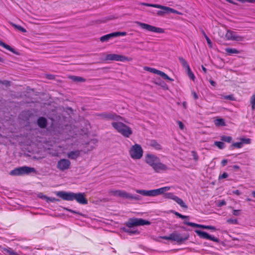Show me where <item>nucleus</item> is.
I'll return each instance as SVG.
<instances>
[{
	"instance_id": "1",
	"label": "nucleus",
	"mask_w": 255,
	"mask_h": 255,
	"mask_svg": "<svg viewBox=\"0 0 255 255\" xmlns=\"http://www.w3.org/2000/svg\"><path fill=\"white\" fill-rule=\"evenodd\" d=\"M145 161L157 173L165 171L169 169L166 164L160 162L158 157L153 154H146L145 156Z\"/></svg>"
},
{
	"instance_id": "2",
	"label": "nucleus",
	"mask_w": 255,
	"mask_h": 255,
	"mask_svg": "<svg viewBox=\"0 0 255 255\" xmlns=\"http://www.w3.org/2000/svg\"><path fill=\"white\" fill-rule=\"evenodd\" d=\"M56 195L63 200L66 201L76 200L78 203L82 205H86L88 204V200L85 198L84 193H73L71 192H67L65 191H58Z\"/></svg>"
},
{
	"instance_id": "3",
	"label": "nucleus",
	"mask_w": 255,
	"mask_h": 255,
	"mask_svg": "<svg viewBox=\"0 0 255 255\" xmlns=\"http://www.w3.org/2000/svg\"><path fill=\"white\" fill-rule=\"evenodd\" d=\"M151 223L141 218H130L128 221L126 223L127 228H124L123 230L125 232L128 233L130 235H138L139 232L134 228V226L149 225Z\"/></svg>"
},
{
	"instance_id": "4",
	"label": "nucleus",
	"mask_w": 255,
	"mask_h": 255,
	"mask_svg": "<svg viewBox=\"0 0 255 255\" xmlns=\"http://www.w3.org/2000/svg\"><path fill=\"white\" fill-rule=\"evenodd\" d=\"M112 127L125 137H129L132 133L130 127L122 122H113Z\"/></svg>"
},
{
	"instance_id": "5",
	"label": "nucleus",
	"mask_w": 255,
	"mask_h": 255,
	"mask_svg": "<svg viewBox=\"0 0 255 255\" xmlns=\"http://www.w3.org/2000/svg\"><path fill=\"white\" fill-rule=\"evenodd\" d=\"M170 189L169 186H165L156 189L150 190H136V192L145 196L154 197L162 194Z\"/></svg>"
},
{
	"instance_id": "6",
	"label": "nucleus",
	"mask_w": 255,
	"mask_h": 255,
	"mask_svg": "<svg viewBox=\"0 0 255 255\" xmlns=\"http://www.w3.org/2000/svg\"><path fill=\"white\" fill-rule=\"evenodd\" d=\"M140 4L142 5L155 7L162 9V10H158L157 12V14L159 16H163L165 13H177L178 12L177 11L174 9L166 6L161 5L160 4H150L145 2H141Z\"/></svg>"
},
{
	"instance_id": "7",
	"label": "nucleus",
	"mask_w": 255,
	"mask_h": 255,
	"mask_svg": "<svg viewBox=\"0 0 255 255\" xmlns=\"http://www.w3.org/2000/svg\"><path fill=\"white\" fill-rule=\"evenodd\" d=\"M35 171L36 170L33 167L24 166L14 168L10 172L9 174L12 176H19L29 174L32 172H35Z\"/></svg>"
},
{
	"instance_id": "8",
	"label": "nucleus",
	"mask_w": 255,
	"mask_h": 255,
	"mask_svg": "<svg viewBox=\"0 0 255 255\" xmlns=\"http://www.w3.org/2000/svg\"><path fill=\"white\" fill-rule=\"evenodd\" d=\"M160 238L162 239L171 240L176 242L179 244L182 243L189 238L188 235L182 236L180 234H178L176 232H174L170 234L168 236H162Z\"/></svg>"
},
{
	"instance_id": "9",
	"label": "nucleus",
	"mask_w": 255,
	"mask_h": 255,
	"mask_svg": "<svg viewBox=\"0 0 255 255\" xmlns=\"http://www.w3.org/2000/svg\"><path fill=\"white\" fill-rule=\"evenodd\" d=\"M143 150L140 145L135 143L129 150L130 157L133 159H139L143 155Z\"/></svg>"
},
{
	"instance_id": "10",
	"label": "nucleus",
	"mask_w": 255,
	"mask_h": 255,
	"mask_svg": "<svg viewBox=\"0 0 255 255\" xmlns=\"http://www.w3.org/2000/svg\"><path fill=\"white\" fill-rule=\"evenodd\" d=\"M112 193L115 196L122 197L125 199H134L135 200L140 199V196L139 195L129 194L124 190H115L112 191Z\"/></svg>"
},
{
	"instance_id": "11",
	"label": "nucleus",
	"mask_w": 255,
	"mask_h": 255,
	"mask_svg": "<svg viewBox=\"0 0 255 255\" xmlns=\"http://www.w3.org/2000/svg\"><path fill=\"white\" fill-rule=\"evenodd\" d=\"M163 196L165 199H172L176 202L181 207L187 208L188 206L185 204L184 201L179 197L175 196L173 193L169 192L163 193Z\"/></svg>"
},
{
	"instance_id": "12",
	"label": "nucleus",
	"mask_w": 255,
	"mask_h": 255,
	"mask_svg": "<svg viewBox=\"0 0 255 255\" xmlns=\"http://www.w3.org/2000/svg\"><path fill=\"white\" fill-rule=\"evenodd\" d=\"M138 25L142 29H145L148 31L158 33H162L164 32L163 28L157 27L146 23L138 22Z\"/></svg>"
},
{
	"instance_id": "13",
	"label": "nucleus",
	"mask_w": 255,
	"mask_h": 255,
	"mask_svg": "<svg viewBox=\"0 0 255 255\" xmlns=\"http://www.w3.org/2000/svg\"><path fill=\"white\" fill-rule=\"evenodd\" d=\"M98 116L100 117L103 119L107 120H113L116 121H119L122 119V117L115 113L103 112L97 114Z\"/></svg>"
},
{
	"instance_id": "14",
	"label": "nucleus",
	"mask_w": 255,
	"mask_h": 255,
	"mask_svg": "<svg viewBox=\"0 0 255 255\" xmlns=\"http://www.w3.org/2000/svg\"><path fill=\"white\" fill-rule=\"evenodd\" d=\"M71 164L69 159L62 158L58 161L56 167L60 171H64L70 168Z\"/></svg>"
},
{
	"instance_id": "15",
	"label": "nucleus",
	"mask_w": 255,
	"mask_h": 255,
	"mask_svg": "<svg viewBox=\"0 0 255 255\" xmlns=\"http://www.w3.org/2000/svg\"><path fill=\"white\" fill-rule=\"evenodd\" d=\"M127 35V32L125 31L123 32H115L113 33H111L102 36L100 37V41L102 42H107L109 41L110 39H111L114 37L120 36H125Z\"/></svg>"
},
{
	"instance_id": "16",
	"label": "nucleus",
	"mask_w": 255,
	"mask_h": 255,
	"mask_svg": "<svg viewBox=\"0 0 255 255\" xmlns=\"http://www.w3.org/2000/svg\"><path fill=\"white\" fill-rule=\"evenodd\" d=\"M195 233L201 239L209 240L216 243L219 242V239L218 238L209 235L206 232L201 230H196Z\"/></svg>"
},
{
	"instance_id": "17",
	"label": "nucleus",
	"mask_w": 255,
	"mask_h": 255,
	"mask_svg": "<svg viewBox=\"0 0 255 255\" xmlns=\"http://www.w3.org/2000/svg\"><path fill=\"white\" fill-rule=\"evenodd\" d=\"M128 58L125 56L117 54H107L105 57V60L107 61L111 60L121 62H124L128 60Z\"/></svg>"
},
{
	"instance_id": "18",
	"label": "nucleus",
	"mask_w": 255,
	"mask_h": 255,
	"mask_svg": "<svg viewBox=\"0 0 255 255\" xmlns=\"http://www.w3.org/2000/svg\"><path fill=\"white\" fill-rule=\"evenodd\" d=\"M183 224L192 227L200 228L203 229L211 230L213 231L217 230L216 227L213 226L200 225L196 223L190 222L186 220L183 222Z\"/></svg>"
},
{
	"instance_id": "19",
	"label": "nucleus",
	"mask_w": 255,
	"mask_h": 255,
	"mask_svg": "<svg viewBox=\"0 0 255 255\" xmlns=\"http://www.w3.org/2000/svg\"><path fill=\"white\" fill-rule=\"evenodd\" d=\"M227 39L230 40H235L237 41H241L243 39V37L237 34L236 32L232 30H228L226 34Z\"/></svg>"
},
{
	"instance_id": "20",
	"label": "nucleus",
	"mask_w": 255,
	"mask_h": 255,
	"mask_svg": "<svg viewBox=\"0 0 255 255\" xmlns=\"http://www.w3.org/2000/svg\"><path fill=\"white\" fill-rule=\"evenodd\" d=\"M82 152H83L82 150L79 149L70 151L67 153V156L70 159L76 160L81 156V153Z\"/></svg>"
},
{
	"instance_id": "21",
	"label": "nucleus",
	"mask_w": 255,
	"mask_h": 255,
	"mask_svg": "<svg viewBox=\"0 0 255 255\" xmlns=\"http://www.w3.org/2000/svg\"><path fill=\"white\" fill-rule=\"evenodd\" d=\"M37 124L40 128H45L47 125V119L43 117H39L37 121Z\"/></svg>"
},
{
	"instance_id": "22",
	"label": "nucleus",
	"mask_w": 255,
	"mask_h": 255,
	"mask_svg": "<svg viewBox=\"0 0 255 255\" xmlns=\"http://www.w3.org/2000/svg\"><path fill=\"white\" fill-rule=\"evenodd\" d=\"M214 124L216 127H223L226 126L225 120L222 118H218L214 120Z\"/></svg>"
},
{
	"instance_id": "23",
	"label": "nucleus",
	"mask_w": 255,
	"mask_h": 255,
	"mask_svg": "<svg viewBox=\"0 0 255 255\" xmlns=\"http://www.w3.org/2000/svg\"><path fill=\"white\" fill-rule=\"evenodd\" d=\"M225 50L227 52V53L230 55H232L233 54L240 53V51L235 48L227 47L225 49Z\"/></svg>"
},
{
	"instance_id": "24",
	"label": "nucleus",
	"mask_w": 255,
	"mask_h": 255,
	"mask_svg": "<svg viewBox=\"0 0 255 255\" xmlns=\"http://www.w3.org/2000/svg\"><path fill=\"white\" fill-rule=\"evenodd\" d=\"M178 59L182 67L184 68L186 70L190 68L189 65L188 64L187 62L182 57H179Z\"/></svg>"
},
{
	"instance_id": "25",
	"label": "nucleus",
	"mask_w": 255,
	"mask_h": 255,
	"mask_svg": "<svg viewBox=\"0 0 255 255\" xmlns=\"http://www.w3.org/2000/svg\"><path fill=\"white\" fill-rule=\"evenodd\" d=\"M150 145L156 150H159L161 148V145L155 140H151L150 141Z\"/></svg>"
},
{
	"instance_id": "26",
	"label": "nucleus",
	"mask_w": 255,
	"mask_h": 255,
	"mask_svg": "<svg viewBox=\"0 0 255 255\" xmlns=\"http://www.w3.org/2000/svg\"><path fill=\"white\" fill-rule=\"evenodd\" d=\"M157 75L160 76L164 80H168L170 81H173V80L170 78L166 74L160 70L158 71Z\"/></svg>"
},
{
	"instance_id": "27",
	"label": "nucleus",
	"mask_w": 255,
	"mask_h": 255,
	"mask_svg": "<svg viewBox=\"0 0 255 255\" xmlns=\"http://www.w3.org/2000/svg\"><path fill=\"white\" fill-rule=\"evenodd\" d=\"M220 139L222 141L228 143H231L233 139L232 136L225 135H222Z\"/></svg>"
},
{
	"instance_id": "28",
	"label": "nucleus",
	"mask_w": 255,
	"mask_h": 255,
	"mask_svg": "<svg viewBox=\"0 0 255 255\" xmlns=\"http://www.w3.org/2000/svg\"><path fill=\"white\" fill-rule=\"evenodd\" d=\"M0 46L6 49V50H9V51L13 52V49L11 48L9 45L7 44L6 43L3 42L1 40H0Z\"/></svg>"
},
{
	"instance_id": "29",
	"label": "nucleus",
	"mask_w": 255,
	"mask_h": 255,
	"mask_svg": "<svg viewBox=\"0 0 255 255\" xmlns=\"http://www.w3.org/2000/svg\"><path fill=\"white\" fill-rule=\"evenodd\" d=\"M71 79L74 81L78 82H85L86 81V80L84 78L81 77L76 76H72L71 77Z\"/></svg>"
},
{
	"instance_id": "30",
	"label": "nucleus",
	"mask_w": 255,
	"mask_h": 255,
	"mask_svg": "<svg viewBox=\"0 0 255 255\" xmlns=\"http://www.w3.org/2000/svg\"><path fill=\"white\" fill-rule=\"evenodd\" d=\"M242 142L241 141L240 142H234L232 144V145L230 146V148H234L235 147L238 148H241L243 147Z\"/></svg>"
},
{
	"instance_id": "31",
	"label": "nucleus",
	"mask_w": 255,
	"mask_h": 255,
	"mask_svg": "<svg viewBox=\"0 0 255 255\" xmlns=\"http://www.w3.org/2000/svg\"><path fill=\"white\" fill-rule=\"evenodd\" d=\"M11 25L15 28L17 29L18 30H19L22 32H26V29L24 27H23L22 26H21L20 25H17L13 23H11Z\"/></svg>"
},
{
	"instance_id": "32",
	"label": "nucleus",
	"mask_w": 255,
	"mask_h": 255,
	"mask_svg": "<svg viewBox=\"0 0 255 255\" xmlns=\"http://www.w3.org/2000/svg\"><path fill=\"white\" fill-rule=\"evenodd\" d=\"M186 72L187 73L189 78L192 80L194 81L195 79V76L194 73L192 72L190 68L186 70Z\"/></svg>"
},
{
	"instance_id": "33",
	"label": "nucleus",
	"mask_w": 255,
	"mask_h": 255,
	"mask_svg": "<svg viewBox=\"0 0 255 255\" xmlns=\"http://www.w3.org/2000/svg\"><path fill=\"white\" fill-rule=\"evenodd\" d=\"M214 144L216 146L221 149H223L225 147V144L222 141H216L214 142Z\"/></svg>"
},
{
	"instance_id": "34",
	"label": "nucleus",
	"mask_w": 255,
	"mask_h": 255,
	"mask_svg": "<svg viewBox=\"0 0 255 255\" xmlns=\"http://www.w3.org/2000/svg\"><path fill=\"white\" fill-rule=\"evenodd\" d=\"M144 69L146 70V71H149L151 73H154V74H157V73L158 72V70L156 69H155V68H151V67H144Z\"/></svg>"
},
{
	"instance_id": "35",
	"label": "nucleus",
	"mask_w": 255,
	"mask_h": 255,
	"mask_svg": "<svg viewBox=\"0 0 255 255\" xmlns=\"http://www.w3.org/2000/svg\"><path fill=\"white\" fill-rule=\"evenodd\" d=\"M44 197L46 198V201L48 202H50L54 203V202L59 201V199H56L54 197H47V196H44Z\"/></svg>"
},
{
	"instance_id": "36",
	"label": "nucleus",
	"mask_w": 255,
	"mask_h": 255,
	"mask_svg": "<svg viewBox=\"0 0 255 255\" xmlns=\"http://www.w3.org/2000/svg\"><path fill=\"white\" fill-rule=\"evenodd\" d=\"M176 216L178 217L179 218H181V219H189V216H184V215H183L182 214H181L180 213L176 212V211H173L172 212Z\"/></svg>"
},
{
	"instance_id": "37",
	"label": "nucleus",
	"mask_w": 255,
	"mask_h": 255,
	"mask_svg": "<svg viewBox=\"0 0 255 255\" xmlns=\"http://www.w3.org/2000/svg\"><path fill=\"white\" fill-rule=\"evenodd\" d=\"M227 223L230 224L237 225L239 223L238 221L236 219L230 218L227 220Z\"/></svg>"
},
{
	"instance_id": "38",
	"label": "nucleus",
	"mask_w": 255,
	"mask_h": 255,
	"mask_svg": "<svg viewBox=\"0 0 255 255\" xmlns=\"http://www.w3.org/2000/svg\"><path fill=\"white\" fill-rule=\"evenodd\" d=\"M251 104H252V108L253 110L255 109V94L253 95L251 98Z\"/></svg>"
},
{
	"instance_id": "39",
	"label": "nucleus",
	"mask_w": 255,
	"mask_h": 255,
	"mask_svg": "<svg viewBox=\"0 0 255 255\" xmlns=\"http://www.w3.org/2000/svg\"><path fill=\"white\" fill-rule=\"evenodd\" d=\"M241 140L243 144H250L251 142V139L249 138H242Z\"/></svg>"
},
{
	"instance_id": "40",
	"label": "nucleus",
	"mask_w": 255,
	"mask_h": 255,
	"mask_svg": "<svg viewBox=\"0 0 255 255\" xmlns=\"http://www.w3.org/2000/svg\"><path fill=\"white\" fill-rule=\"evenodd\" d=\"M205 38L207 41L208 46L210 47H212V42L211 39L209 38V37L206 35V34H205Z\"/></svg>"
},
{
	"instance_id": "41",
	"label": "nucleus",
	"mask_w": 255,
	"mask_h": 255,
	"mask_svg": "<svg viewBox=\"0 0 255 255\" xmlns=\"http://www.w3.org/2000/svg\"><path fill=\"white\" fill-rule=\"evenodd\" d=\"M192 156L193 157L195 161H197L198 160V155L197 153L195 151H192Z\"/></svg>"
},
{
	"instance_id": "42",
	"label": "nucleus",
	"mask_w": 255,
	"mask_h": 255,
	"mask_svg": "<svg viewBox=\"0 0 255 255\" xmlns=\"http://www.w3.org/2000/svg\"><path fill=\"white\" fill-rule=\"evenodd\" d=\"M228 177V174L227 172H224L222 175H220L219 179H224Z\"/></svg>"
},
{
	"instance_id": "43",
	"label": "nucleus",
	"mask_w": 255,
	"mask_h": 255,
	"mask_svg": "<svg viewBox=\"0 0 255 255\" xmlns=\"http://www.w3.org/2000/svg\"><path fill=\"white\" fill-rule=\"evenodd\" d=\"M224 99H227V100H234V97H233V95H227V96H224Z\"/></svg>"
},
{
	"instance_id": "44",
	"label": "nucleus",
	"mask_w": 255,
	"mask_h": 255,
	"mask_svg": "<svg viewBox=\"0 0 255 255\" xmlns=\"http://www.w3.org/2000/svg\"><path fill=\"white\" fill-rule=\"evenodd\" d=\"M177 123L178 124V126H179V128L181 129H183L184 128V124H183L182 122H181V121H178L177 122Z\"/></svg>"
},
{
	"instance_id": "45",
	"label": "nucleus",
	"mask_w": 255,
	"mask_h": 255,
	"mask_svg": "<svg viewBox=\"0 0 255 255\" xmlns=\"http://www.w3.org/2000/svg\"><path fill=\"white\" fill-rule=\"evenodd\" d=\"M240 210H234L233 211V214L234 216H238L240 214Z\"/></svg>"
},
{
	"instance_id": "46",
	"label": "nucleus",
	"mask_w": 255,
	"mask_h": 255,
	"mask_svg": "<svg viewBox=\"0 0 255 255\" xmlns=\"http://www.w3.org/2000/svg\"><path fill=\"white\" fill-rule=\"evenodd\" d=\"M192 94L193 95L194 99L197 100L199 98L198 95L195 92L192 91Z\"/></svg>"
},
{
	"instance_id": "47",
	"label": "nucleus",
	"mask_w": 255,
	"mask_h": 255,
	"mask_svg": "<svg viewBox=\"0 0 255 255\" xmlns=\"http://www.w3.org/2000/svg\"><path fill=\"white\" fill-rule=\"evenodd\" d=\"M232 193L234 194H236V195H241V192L239 190H233L232 191Z\"/></svg>"
},
{
	"instance_id": "48",
	"label": "nucleus",
	"mask_w": 255,
	"mask_h": 255,
	"mask_svg": "<svg viewBox=\"0 0 255 255\" xmlns=\"http://www.w3.org/2000/svg\"><path fill=\"white\" fill-rule=\"evenodd\" d=\"M222 166H225L228 163V160L226 159H224L222 161Z\"/></svg>"
},
{
	"instance_id": "49",
	"label": "nucleus",
	"mask_w": 255,
	"mask_h": 255,
	"mask_svg": "<svg viewBox=\"0 0 255 255\" xmlns=\"http://www.w3.org/2000/svg\"><path fill=\"white\" fill-rule=\"evenodd\" d=\"M38 197L42 199H45L46 200V198H44V196H46V195H43L42 193H40L38 194Z\"/></svg>"
},
{
	"instance_id": "50",
	"label": "nucleus",
	"mask_w": 255,
	"mask_h": 255,
	"mask_svg": "<svg viewBox=\"0 0 255 255\" xmlns=\"http://www.w3.org/2000/svg\"><path fill=\"white\" fill-rule=\"evenodd\" d=\"M67 211H68L69 212H71V213H74V214H79V215H80V213L78 212H77V211H74L72 209H67Z\"/></svg>"
},
{
	"instance_id": "51",
	"label": "nucleus",
	"mask_w": 255,
	"mask_h": 255,
	"mask_svg": "<svg viewBox=\"0 0 255 255\" xmlns=\"http://www.w3.org/2000/svg\"><path fill=\"white\" fill-rule=\"evenodd\" d=\"M226 204V201L224 200H222V201H220L219 205V206H222L223 205H225Z\"/></svg>"
},
{
	"instance_id": "52",
	"label": "nucleus",
	"mask_w": 255,
	"mask_h": 255,
	"mask_svg": "<svg viewBox=\"0 0 255 255\" xmlns=\"http://www.w3.org/2000/svg\"><path fill=\"white\" fill-rule=\"evenodd\" d=\"M210 83L213 86H215L216 85V83L215 81H213V80H210Z\"/></svg>"
},
{
	"instance_id": "53",
	"label": "nucleus",
	"mask_w": 255,
	"mask_h": 255,
	"mask_svg": "<svg viewBox=\"0 0 255 255\" xmlns=\"http://www.w3.org/2000/svg\"><path fill=\"white\" fill-rule=\"evenodd\" d=\"M227 2L232 3V4H235L236 3L233 0H225Z\"/></svg>"
},
{
	"instance_id": "54",
	"label": "nucleus",
	"mask_w": 255,
	"mask_h": 255,
	"mask_svg": "<svg viewBox=\"0 0 255 255\" xmlns=\"http://www.w3.org/2000/svg\"><path fill=\"white\" fill-rule=\"evenodd\" d=\"M202 69L205 73L207 72V69L203 65L202 66Z\"/></svg>"
},
{
	"instance_id": "55",
	"label": "nucleus",
	"mask_w": 255,
	"mask_h": 255,
	"mask_svg": "<svg viewBox=\"0 0 255 255\" xmlns=\"http://www.w3.org/2000/svg\"><path fill=\"white\" fill-rule=\"evenodd\" d=\"M233 168L234 169H239V166L237 165H234L233 166Z\"/></svg>"
},
{
	"instance_id": "56",
	"label": "nucleus",
	"mask_w": 255,
	"mask_h": 255,
	"mask_svg": "<svg viewBox=\"0 0 255 255\" xmlns=\"http://www.w3.org/2000/svg\"><path fill=\"white\" fill-rule=\"evenodd\" d=\"M186 104H186V103L185 102H183V106H184V107L185 108H186Z\"/></svg>"
},
{
	"instance_id": "57",
	"label": "nucleus",
	"mask_w": 255,
	"mask_h": 255,
	"mask_svg": "<svg viewBox=\"0 0 255 255\" xmlns=\"http://www.w3.org/2000/svg\"><path fill=\"white\" fill-rule=\"evenodd\" d=\"M252 195L254 198H255V191L252 192Z\"/></svg>"
},
{
	"instance_id": "58",
	"label": "nucleus",
	"mask_w": 255,
	"mask_h": 255,
	"mask_svg": "<svg viewBox=\"0 0 255 255\" xmlns=\"http://www.w3.org/2000/svg\"><path fill=\"white\" fill-rule=\"evenodd\" d=\"M0 62H3V59L0 57Z\"/></svg>"
},
{
	"instance_id": "59",
	"label": "nucleus",
	"mask_w": 255,
	"mask_h": 255,
	"mask_svg": "<svg viewBox=\"0 0 255 255\" xmlns=\"http://www.w3.org/2000/svg\"><path fill=\"white\" fill-rule=\"evenodd\" d=\"M202 33H203V34L204 35V36H205V34H206V33L204 30H202Z\"/></svg>"
},
{
	"instance_id": "60",
	"label": "nucleus",
	"mask_w": 255,
	"mask_h": 255,
	"mask_svg": "<svg viewBox=\"0 0 255 255\" xmlns=\"http://www.w3.org/2000/svg\"><path fill=\"white\" fill-rule=\"evenodd\" d=\"M247 200L248 201H251V199H250V198H247Z\"/></svg>"
},
{
	"instance_id": "61",
	"label": "nucleus",
	"mask_w": 255,
	"mask_h": 255,
	"mask_svg": "<svg viewBox=\"0 0 255 255\" xmlns=\"http://www.w3.org/2000/svg\"><path fill=\"white\" fill-rule=\"evenodd\" d=\"M51 77H52V76H51V75H50V77H49V79H51Z\"/></svg>"
}]
</instances>
